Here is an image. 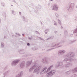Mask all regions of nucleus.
<instances>
[{"label":"nucleus","instance_id":"27","mask_svg":"<svg viewBox=\"0 0 77 77\" xmlns=\"http://www.w3.org/2000/svg\"><path fill=\"white\" fill-rule=\"evenodd\" d=\"M1 4L2 5V6L3 7H5V3L4 2H1Z\"/></svg>","mask_w":77,"mask_h":77},{"label":"nucleus","instance_id":"22","mask_svg":"<svg viewBox=\"0 0 77 77\" xmlns=\"http://www.w3.org/2000/svg\"><path fill=\"white\" fill-rule=\"evenodd\" d=\"M54 37V36H51V37H50L47 39V40H50V39H53Z\"/></svg>","mask_w":77,"mask_h":77},{"label":"nucleus","instance_id":"4","mask_svg":"<svg viewBox=\"0 0 77 77\" xmlns=\"http://www.w3.org/2000/svg\"><path fill=\"white\" fill-rule=\"evenodd\" d=\"M53 67V65H51V66H49V67L47 69V70L46 71V69H47V68L46 67H45L41 71V73L42 74H43V73H47V72H48V71H50V69H51V68Z\"/></svg>","mask_w":77,"mask_h":77},{"label":"nucleus","instance_id":"49","mask_svg":"<svg viewBox=\"0 0 77 77\" xmlns=\"http://www.w3.org/2000/svg\"><path fill=\"white\" fill-rule=\"evenodd\" d=\"M50 1H51V2H52V1H53L54 0H50Z\"/></svg>","mask_w":77,"mask_h":77},{"label":"nucleus","instance_id":"12","mask_svg":"<svg viewBox=\"0 0 77 77\" xmlns=\"http://www.w3.org/2000/svg\"><path fill=\"white\" fill-rule=\"evenodd\" d=\"M23 72L21 71L17 75H16L15 77H21L23 76Z\"/></svg>","mask_w":77,"mask_h":77},{"label":"nucleus","instance_id":"23","mask_svg":"<svg viewBox=\"0 0 77 77\" xmlns=\"http://www.w3.org/2000/svg\"><path fill=\"white\" fill-rule=\"evenodd\" d=\"M9 72V71H7L4 74V77H5V76H6V75H7L8 73Z\"/></svg>","mask_w":77,"mask_h":77},{"label":"nucleus","instance_id":"19","mask_svg":"<svg viewBox=\"0 0 77 77\" xmlns=\"http://www.w3.org/2000/svg\"><path fill=\"white\" fill-rule=\"evenodd\" d=\"M20 53L21 54H24V50L23 49H21L20 52Z\"/></svg>","mask_w":77,"mask_h":77},{"label":"nucleus","instance_id":"25","mask_svg":"<svg viewBox=\"0 0 77 77\" xmlns=\"http://www.w3.org/2000/svg\"><path fill=\"white\" fill-rule=\"evenodd\" d=\"M1 46L2 48H3L4 47V46H5V44L4 43L2 42L1 44Z\"/></svg>","mask_w":77,"mask_h":77},{"label":"nucleus","instance_id":"55","mask_svg":"<svg viewBox=\"0 0 77 77\" xmlns=\"http://www.w3.org/2000/svg\"><path fill=\"white\" fill-rule=\"evenodd\" d=\"M9 0V1H11V0Z\"/></svg>","mask_w":77,"mask_h":77},{"label":"nucleus","instance_id":"40","mask_svg":"<svg viewBox=\"0 0 77 77\" xmlns=\"http://www.w3.org/2000/svg\"><path fill=\"white\" fill-rule=\"evenodd\" d=\"M54 32L55 33H58V32L57 31H55Z\"/></svg>","mask_w":77,"mask_h":77},{"label":"nucleus","instance_id":"1","mask_svg":"<svg viewBox=\"0 0 77 77\" xmlns=\"http://www.w3.org/2000/svg\"><path fill=\"white\" fill-rule=\"evenodd\" d=\"M75 56V53L72 52H70L67 53L66 55V56L67 58H65L63 60L64 62H66V63H69L72 61L74 60V59L72 58V57H74Z\"/></svg>","mask_w":77,"mask_h":77},{"label":"nucleus","instance_id":"16","mask_svg":"<svg viewBox=\"0 0 77 77\" xmlns=\"http://www.w3.org/2000/svg\"><path fill=\"white\" fill-rule=\"evenodd\" d=\"M63 42H64V41H63V40L61 41L60 43H57L55 44V45H54L53 47H56V46H58V45H59V44H62V43H63Z\"/></svg>","mask_w":77,"mask_h":77},{"label":"nucleus","instance_id":"34","mask_svg":"<svg viewBox=\"0 0 77 77\" xmlns=\"http://www.w3.org/2000/svg\"><path fill=\"white\" fill-rule=\"evenodd\" d=\"M53 49H54V48H51L50 49H49L47 50V51H51V50H53Z\"/></svg>","mask_w":77,"mask_h":77},{"label":"nucleus","instance_id":"14","mask_svg":"<svg viewBox=\"0 0 77 77\" xmlns=\"http://www.w3.org/2000/svg\"><path fill=\"white\" fill-rule=\"evenodd\" d=\"M32 60H31V61H27L26 63L27 66H30L31 63H32Z\"/></svg>","mask_w":77,"mask_h":77},{"label":"nucleus","instance_id":"43","mask_svg":"<svg viewBox=\"0 0 77 77\" xmlns=\"http://www.w3.org/2000/svg\"><path fill=\"white\" fill-rule=\"evenodd\" d=\"M19 14L20 15H21V12H19Z\"/></svg>","mask_w":77,"mask_h":77},{"label":"nucleus","instance_id":"42","mask_svg":"<svg viewBox=\"0 0 77 77\" xmlns=\"http://www.w3.org/2000/svg\"><path fill=\"white\" fill-rule=\"evenodd\" d=\"M13 2L14 3H15V2L16 3H17V2H15V0H13Z\"/></svg>","mask_w":77,"mask_h":77},{"label":"nucleus","instance_id":"21","mask_svg":"<svg viewBox=\"0 0 77 77\" xmlns=\"http://www.w3.org/2000/svg\"><path fill=\"white\" fill-rule=\"evenodd\" d=\"M64 35H65V37H66V36H67V35L68 34V31H67V30H66L64 32Z\"/></svg>","mask_w":77,"mask_h":77},{"label":"nucleus","instance_id":"2","mask_svg":"<svg viewBox=\"0 0 77 77\" xmlns=\"http://www.w3.org/2000/svg\"><path fill=\"white\" fill-rule=\"evenodd\" d=\"M36 68L33 71V73H36L38 74L39 72V70L41 68V66L40 65H38V64H35L32 66L29 69V72H31L33 69Z\"/></svg>","mask_w":77,"mask_h":77},{"label":"nucleus","instance_id":"13","mask_svg":"<svg viewBox=\"0 0 77 77\" xmlns=\"http://www.w3.org/2000/svg\"><path fill=\"white\" fill-rule=\"evenodd\" d=\"M70 65H72V63L69 62V63H68L67 64H64L63 66L64 67H65V68H69Z\"/></svg>","mask_w":77,"mask_h":77},{"label":"nucleus","instance_id":"39","mask_svg":"<svg viewBox=\"0 0 77 77\" xmlns=\"http://www.w3.org/2000/svg\"><path fill=\"white\" fill-rule=\"evenodd\" d=\"M62 47V45H60L59 46H58L57 47V48H59V47Z\"/></svg>","mask_w":77,"mask_h":77},{"label":"nucleus","instance_id":"38","mask_svg":"<svg viewBox=\"0 0 77 77\" xmlns=\"http://www.w3.org/2000/svg\"><path fill=\"white\" fill-rule=\"evenodd\" d=\"M35 33H36V34H38V35L39 34V32H38V31H36Z\"/></svg>","mask_w":77,"mask_h":77},{"label":"nucleus","instance_id":"48","mask_svg":"<svg viewBox=\"0 0 77 77\" xmlns=\"http://www.w3.org/2000/svg\"><path fill=\"white\" fill-rule=\"evenodd\" d=\"M6 38V36H4V38Z\"/></svg>","mask_w":77,"mask_h":77},{"label":"nucleus","instance_id":"30","mask_svg":"<svg viewBox=\"0 0 77 77\" xmlns=\"http://www.w3.org/2000/svg\"><path fill=\"white\" fill-rule=\"evenodd\" d=\"M72 77H77V75L75 74H74L72 75Z\"/></svg>","mask_w":77,"mask_h":77},{"label":"nucleus","instance_id":"32","mask_svg":"<svg viewBox=\"0 0 77 77\" xmlns=\"http://www.w3.org/2000/svg\"><path fill=\"white\" fill-rule=\"evenodd\" d=\"M58 23L60 25H61V22L60 21L59 19H58Z\"/></svg>","mask_w":77,"mask_h":77},{"label":"nucleus","instance_id":"3","mask_svg":"<svg viewBox=\"0 0 77 77\" xmlns=\"http://www.w3.org/2000/svg\"><path fill=\"white\" fill-rule=\"evenodd\" d=\"M74 5H75V4L74 3H72L71 2L69 3L67 5V9L70 12L72 11L73 7L74 6Z\"/></svg>","mask_w":77,"mask_h":77},{"label":"nucleus","instance_id":"56","mask_svg":"<svg viewBox=\"0 0 77 77\" xmlns=\"http://www.w3.org/2000/svg\"><path fill=\"white\" fill-rule=\"evenodd\" d=\"M15 36H16V35H15Z\"/></svg>","mask_w":77,"mask_h":77},{"label":"nucleus","instance_id":"36","mask_svg":"<svg viewBox=\"0 0 77 77\" xmlns=\"http://www.w3.org/2000/svg\"><path fill=\"white\" fill-rule=\"evenodd\" d=\"M16 35H18V36H21V35H20V34H18V33H16Z\"/></svg>","mask_w":77,"mask_h":77},{"label":"nucleus","instance_id":"52","mask_svg":"<svg viewBox=\"0 0 77 77\" xmlns=\"http://www.w3.org/2000/svg\"><path fill=\"white\" fill-rule=\"evenodd\" d=\"M76 8H77V5L76 6Z\"/></svg>","mask_w":77,"mask_h":77},{"label":"nucleus","instance_id":"47","mask_svg":"<svg viewBox=\"0 0 77 77\" xmlns=\"http://www.w3.org/2000/svg\"><path fill=\"white\" fill-rule=\"evenodd\" d=\"M22 35V36H24V34H23Z\"/></svg>","mask_w":77,"mask_h":77},{"label":"nucleus","instance_id":"6","mask_svg":"<svg viewBox=\"0 0 77 77\" xmlns=\"http://www.w3.org/2000/svg\"><path fill=\"white\" fill-rule=\"evenodd\" d=\"M55 73L56 71L55 70H51L47 74V77H51L54 74H55Z\"/></svg>","mask_w":77,"mask_h":77},{"label":"nucleus","instance_id":"8","mask_svg":"<svg viewBox=\"0 0 77 77\" xmlns=\"http://www.w3.org/2000/svg\"><path fill=\"white\" fill-rule=\"evenodd\" d=\"M63 65V63L62 62H58L55 65V66L56 68H57V67H59L60 66H62Z\"/></svg>","mask_w":77,"mask_h":77},{"label":"nucleus","instance_id":"18","mask_svg":"<svg viewBox=\"0 0 77 77\" xmlns=\"http://www.w3.org/2000/svg\"><path fill=\"white\" fill-rule=\"evenodd\" d=\"M22 18H23V21H25V22H27V21H28L27 19H26L25 17H22Z\"/></svg>","mask_w":77,"mask_h":77},{"label":"nucleus","instance_id":"17","mask_svg":"<svg viewBox=\"0 0 77 77\" xmlns=\"http://www.w3.org/2000/svg\"><path fill=\"white\" fill-rule=\"evenodd\" d=\"M33 11H34V12H35V13H37V11L35 10V9H34V8H31L29 10V11L30 12H33Z\"/></svg>","mask_w":77,"mask_h":77},{"label":"nucleus","instance_id":"10","mask_svg":"<svg viewBox=\"0 0 77 77\" xmlns=\"http://www.w3.org/2000/svg\"><path fill=\"white\" fill-rule=\"evenodd\" d=\"M52 10L54 11H58V7H57V5L56 4H55L53 7Z\"/></svg>","mask_w":77,"mask_h":77},{"label":"nucleus","instance_id":"46","mask_svg":"<svg viewBox=\"0 0 77 77\" xmlns=\"http://www.w3.org/2000/svg\"><path fill=\"white\" fill-rule=\"evenodd\" d=\"M61 29H63V27H62V26L61 27Z\"/></svg>","mask_w":77,"mask_h":77},{"label":"nucleus","instance_id":"41","mask_svg":"<svg viewBox=\"0 0 77 77\" xmlns=\"http://www.w3.org/2000/svg\"><path fill=\"white\" fill-rule=\"evenodd\" d=\"M28 39H32V38L31 37H28Z\"/></svg>","mask_w":77,"mask_h":77},{"label":"nucleus","instance_id":"45","mask_svg":"<svg viewBox=\"0 0 77 77\" xmlns=\"http://www.w3.org/2000/svg\"><path fill=\"white\" fill-rule=\"evenodd\" d=\"M47 32H48L45 31V34H47Z\"/></svg>","mask_w":77,"mask_h":77},{"label":"nucleus","instance_id":"51","mask_svg":"<svg viewBox=\"0 0 77 77\" xmlns=\"http://www.w3.org/2000/svg\"><path fill=\"white\" fill-rule=\"evenodd\" d=\"M0 23H1V19H0Z\"/></svg>","mask_w":77,"mask_h":77},{"label":"nucleus","instance_id":"28","mask_svg":"<svg viewBox=\"0 0 77 77\" xmlns=\"http://www.w3.org/2000/svg\"><path fill=\"white\" fill-rule=\"evenodd\" d=\"M76 41V40H75L73 41H72L70 42V44H72V43H74V42H75Z\"/></svg>","mask_w":77,"mask_h":77},{"label":"nucleus","instance_id":"54","mask_svg":"<svg viewBox=\"0 0 77 77\" xmlns=\"http://www.w3.org/2000/svg\"><path fill=\"white\" fill-rule=\"evenodd\" d=\"M41 24H42V22H41Z\"/></svg>","mask_w":77,"mask_h":77},{"label":"nucleus","instance_id":"24","mask_svg":"<svg viewBox=\"0 0 77 77\" xmlns=\"http://www.w3.org/2000/svg\"><path fill=\"white\" fill-rule=\"evenodd\" d=\"M2 15L3 17H4L5 18L6 17V13L5 12H4L3 13Z\"/></svg>","mask_w":77,"mask_h":77},{"label":"nucleus","instance_id":"5","mask_svg":"<svg viewBox=\"0 0 77 77\" xmlns=\"http://www.w3.org/2000/svg\"><path fill=\"white\" fill-rule=\"evenodd\" d=\"M77 71V67L75 68L74 69H71L69 70L68 71H67L65 72L64 74L65 75H69L71 72H75Z\"/></svg>","mask_w":77,"mask_h":77},{"label":"nucleus","instance_id":"15","mask_svg":"<svg viewBox=\"0 0 77 77\" xmlns=\"http://www.w3.org/2000/svg\"><path fill=\"white\" fill-rule=\"evenodd\" d=\"M42 61L43 63H47L48 62V59H47V58H43Z\"/></svg>","mask_w":77,"mask_h":77},{"label":"nucleus","instance_id":"37","mask_svg":"<svg viewBox=\"0 0 77 77\" xmlns=\"http://www.w3.org/2000/svg\"><path fill=\"white\" fill-rule=\"evenodd\" d=\"M27 46H30V44L29 43H27Z\"/></svg>","mask_w":77,"mask_h":77},{"label":"nucleus","instance_id":"7","mask_svg":"<svg viewBox=\"0 0 77 77\" xmlns=\"http://www.w3.org/2000/svg\"><path fill=\"white\" fill-rule=\"evenodd\" d=\"M20 61V60L19 59L16 60H14L11 63L12 65H16Z\"/></svg>","mask_w":77,"mask_h":77},{"label":"nucleus","instance_id":"44","mask_svg":"<svg viewBox=\"0 0 77 77\" xmlns=\"http://www.w3.org/2000/svg\"><path fill=\"white\" fill-rule=\"evenodd\" d=\"M40 39H41V40H43V39H44L43 38H41V37H40Z\"/></svg>","mask_w":77,"mask_h":77},{"label":"nucleus","instance_id":"11","mask_svg":"<svg viewBox=\"0 0 77 77\" xmlns=\"http://www.w3.org/2000/svg\"><path fill=\"white\" fill-rule=\"evenodd\" d=\"M25 66V62L24 61H23L20 63V68H24Z\"/></svg>","mask_w":77,"mask_h":77},{"label":"nucleus","instance_id":"53","mask_svg":"<svg viewBox=\"0 0 77 77\" xmlns=\"http://www.w3.org/2000/svg\"><path fill=\"white\" fill-rule=\"evenodd\" d=\"M11 6H13V5H11Z\"/></svg>","mask_w":77,"mask_h":77},{"label":"nucleus","instance_id":"35","mask_svg":"<svg viewBox=\"0 0 77 77\" xmlns=\"http://www.w3.org/2000/svg\"><path fill=\"white\" fill-rule=\"evenodd\" d=\"M63 17H64V18H66L67 17V15L65 14L63 16Z\"/></svg>","mask_w":77,"mask_h":77},{"label":"nucleus","instance_id":"33","mask_svg":"<svg viewBox=\"0 0 77 77\" xmlns=\"http://www.w3.org/2000/svg\"><path fill=\"white\" fill-rule=\"evenodd\" d=\"M12 14H13V15H15V11H12Z\"/></svg>","mask_w":77,"mask_h":77},{"label":"nucleus","instance_id":"20","mask_svg":"<svg viewBox=\"0 0 77 77\" xmlns=\"http://www.w3.org/2000/svg\"><path fill=\"white\" fill-rule=\"evenodd\" d=\"M53 22L54 23V26H57V22H56V21L54 20H53Z\"/></svg>","mask_w":77,"mask_h":77},{"label":"nucleus","instance_id":"50","mask_svg":"<svg viewBox=\"0 0 77 77\" xmlns=\"http://www.w3.org/2000/svg\"><path fill=\"white\" fill-rule=\"evenodd\" d=\"M6 69V68H5V70Z\"/></svg>","mask_w":77,"mask_h":77},{"label":"nucleus","instance_id":"31","mask_svg":"<svg viewBox=\"0 0 77 77\" xmlns=\"http://www.w3.org/2000/svg\"><path fill=\"white\" fill-rule=\"evenodd\" d=\"M49 30H50V29H45V32H49Z\"/></svg>","mask_w":77,"mask_h":77},{"label":"nucleus","instance_id":"26","mask_svg":"<svg viewBox=\"0 0 77 77\" xmlns=\"http://www.w3.org/2000/svg\"><path fill=\"white\" fill-rule=\"evenodd\" d=\"M38 49V48L34 47V48H32V50H37Z\"/></svg>","mask_w":77,"mask_h":77},{"label":"nucleus","instance_id":"9","mask_svg":"<svg viewBox=\"0 0 77 77\" xmlns=\"http://www.w3.org/2000/svg\"><path fill=\"white\" fill-rule=\"evenodd\" d=\"M65 51L63 50H60L58 51V54L59 56H61L62 54L65 53Z\"/></svg>","mask_w":77,"mask_h":77},{"label":"nucleus","instance_id":"29","mask_svg":"<svg viewBox=\"0 0 77 77\" xmlns=\"http://www.w3.org/2000/svg\"><path fill=\"white\" fill-rule=\"evenodd\" d=\"M55 15L56 17H57V18H58L59 17V14H57V13H56L55 14Z\"/></svg>","mask_w":77,"mask_h":77}]
</instances>
